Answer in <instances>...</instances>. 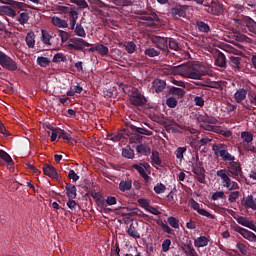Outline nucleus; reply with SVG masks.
<instances>
[{
	"label": "nucleus",
	"mask_w": 256,
	"mask_h": 256,
	"mask_svg": "<svg viewBox=\"0 0 256 256\" xmlns=\"http://www.w3.org/2000/svg\"><path fill=\"white\" fill-rule=\"evenodd\" d=\"M52 63H67V56L61 52H58L53 56Z\"/></svg>",
	"instance_id": "nucleus-35"
},
{
	"label": "nucleus",
	"mask_w": 256,
	"mask_h": 256,
	"mask_svg": "<svg viewBox=\"0 0 256 256\" xmlns=\"http://www.w3.org/2000/svg\"><path fill=\"white\" fill-rule=\"evenodd\" d=\"M26 45L29 49H33L35 47V32L30 31L26 34L25 37Z\"/></svg>",
	"instance_id": "nucleus-26"
},
{
	"label": "nucleus",
	"mask_w": 256,
	"mask_h": 256,
	"mask_svg": "<svg viewBox=\"0 0 256 256\" xmlns=\"http://www.w3.org/2000/svg\"><path fill=\"white\" fill-rule=\"evenodd\" d=\"M129 100L131 105H134V107H143V105L147 103V99H145V96H143V94H141L138 89H134L132 91Z\"/></svg>",
	"instance_id": "nucleus-8"
},
{
	"label": "nucleus",
	"mask_w": 256,
	"mask_h": 256,
	"mask_svg": "<svg viewBox=\"0 0 256 256\" xmlns=\"http://www.w3.org/2000/svg\"><path fill=\"white\" fill-rule=\"evenodd\" d=\"M43 173L50 179L59 180V173H57V169L53 167V165L45 164L43 166Z\"/></svg>",
	"instance_id": "nucleus-14"
},
{
	"label": "nucleus",
	"mask_w": 256,
	"mask_h": 256,
	"mask_svg": "<svg viewBox=\"0 0 256 256\" xmlns=\"http://www.w3.org/2000/svg\"><path fill=\"white\" fill-rule=\"evenodd\" d=\"M212 151L216 157H220L224 161L226 167V175H231L234 179L239 181V177L243 175V168L241 162L235 157V155L229 153V146L223 143L214 144Z\"/></svg>",
	"instance_id": "nucleus-1"
},
{
	"label": "nucleus",
	"mask_w": 256,
	"mask_h": 256,
	"mask_svg": "<svg viewBox=\"0 0 256 256\" xmlns=\"http://www.w3.org/2000/svg\"><path fill=\"white\" fill-rule=\"evenodd\" d=\"M169 95H174L175 97H178V99H183L185 97V90L182 88H177L175 86L170 87L169 89Z\"/></svg>",
	"instance_id": "nucleus-25"
},
{
	"label": "nucleus",
	"mask_w": 256,
	"mask_h": 256,
	"mask_svg": "<svg viewBox=\"0 0 256 256\" xmlns=\"http://www.w3.org/2000/svg\"><path fill=\"white\" fill-rule=\"evenodd\" d=\"M237 27H241L243 31H249L252 37L256 36V22L249 16L241 15L234 19Z\"/></svg>",
	"instance_id": "nucleus-4"
},
{
	"label": "nucleus",
	"mask_w": 256,
	"mask_h": 256,
	"mask_svg": "<svg viewBox=\"0 0 256 256\" xmlns=\"http://www.w3.org/2000/svg\"><path fill=\"white\" fill-rule=\"evenodd\" d=\"M209 245V238L206 236H200L194 240V246L197 249H201V247H207Z\"/></svg>",
	"instance_id": "nucleus-22"
},
{
	"label": "nucleus",
	"mask_w": 256,
	"mask_h": 256,
	"mask_svg": "<svg viewBox=\"0 0 256 256\" xmlns=\"http://www.w3.org/2000/svg\"><path fill=\"white\" fill-rule=\"evenodd\" d=\"M211 199L212 201H218V199H225V192L217 191L214 194H212Z\"/></svg>",
	"instance_id": "nucleus-59"
},
{
	"label": "nucleus",
	"mask_w": 256,
	"mask_h": 256,
	"mask_svg": "<svg viewBox=\"0 0 256 256\" xmlns=\"http://www.w3.org/2000/svg\"><path fill=\"white\" fill-rule=\"evenodd\" d=\"M185 153H187V147H178L175 151L176 158L183 161Z\"/></svg>",
	"instance_id": "nucleus-44"
},
{
	"label": "nucleus",
	"mask_w": 256,
	"mask_h": 256,
	"mask_svg": "<svg viewBox=\"0 0 256 256\" xmlns=\"http://www.w3.org/2000/svg\"><path fill=\"white\" fill-rule=\"evenodd\" d=\"M37 65H39L40 67H49V65H51V60L47 57H43V56H38L37 60Z\"/></svg>",
	"instance_id": "nucleus-36"
},
{
	"label": "nucleus",
	"mask_w": 256,
	"mask_h": 256,
	"mask_svg": "<svg viewBox=\"0 0 256 256\" xmlns=\"http://www.w3.org/2000/svg\"><path fill=\"white\" fill-rule=\"evenodd\" d=\"M233 97L236 103L238 104L243 103V101L247 99V89L245 88L237 89Z\"/></svg>",
	"instance_id": "nucleus-16"
},
{
	"label": "nucleus",
	"mask_w": 256,
	"mask_h": 256,
	"mask_svg": "<svg viewBox=\"0 0 256 256\" xmlns=\"http://www.w3.org/2000/svg\"><path fill=\"white\" fill-rule=\"evenodd\" d=\"M52 24L55 26V27H59L60 29H67V27H69V24L67 23L66 20H63L57 16H54L52 18Z\"/></svg>",
	"instance_id": "nucleus-23"
},
{
	"label": "nucleus",
	"mask_w": 256,
	"mask_h": 256,
	"mask_svg": "<svg viewBox=\"0 0 256 256\" xmlns=\"http://www.w3.org/2000/svg\"><path fill=\"white\" fill-rule=\"evenodd\" d=\"M111 3L117 5L118 7H131L133 2L131 0H110Z\"/></svg>",
	"instance_id": "nucleus-38"
},
{
	"label": "nucleus",
	"mask_w": 256,
	"mask_h": 256,
	"mask_svg": "<svg viewBox=\"0 0 256 256\" xmlns=\"http://www.w3.org/2000/svg\"><path fill=\"white\" fill-rule=\"evenodd\" d=\"M214 63L217 67H227V58L225 57V54H223V52H218L217 55L215 56Z\"/></svg>",
	"instance_id": "nucleus-20"
},
{
	"label": "nucleus",
	"mask_w": 256,
	"mask_h": 256,
	"mask_svg": "<svg viewBox=\"0 0 256 256\" xmlns=\"http://www.w3.org/2000/svg\"><path fill=\"white\" fill-rule=\"evenodd\" d=\"M240 196H241V192H239V191L231 192L228 196V201L230 203H235L237 201V198Z\"/></svg>",
	"instance_id": "nucleus-55"
},
{
	"label": "nucleus",
	"mask_w": 256,
	"mask_h": 256,
	"mask_svg": "<svg viewBox=\"0 0 256 256\" xmlns=\"http://www.w3.org/2000/svg\"><path fill=\"white\" fill-rule=\"evenodd\" d=\"M131 187H133V181L131 180H122L119 183V190L122 193H125L126 191H131Z\"/></svg>",
	"instance_id": "nucleus-27"
},
{
	"label": "nucleus",
	"mask_w": 256,
	"mask_h": 256,
	"mask_svg": "<svg viewBox=\"0 0 256 256\" xmlns=\"http://www.w3.org/2000/svg\"><path fill=\"white\" fill-rule=\"evenodd\" d=\"M242 237H244V239H247L248 241H256L255 233L247 229H245L244 232H242Z\"/></svg>",
	"instance_id": "nucleus-48"
},
{
	"label": "nucleus",
	"mask_w": 256,
	"mask_h": 256,
	"mask_svg": "<svg viewBox=\"0 0 256 256\" xmlns=\"http://www.w3.org/2000/svg\"><path fill=\"white\" fill-rule=\"evenodd\" d=\"M66 195L69 199H77V187L71 183L65 186Z\"/></svg>",
	"instance_id": "nucleus-19"
},
{
	"label": "nucleus",
	"mask_w": 256,
	"mask_h": 256,
	"mask_svg": "<svg viewBox=\"0 0 256 256\" xmlns=\"http://www.w3.org/2000/svg\"><path fill=\"white\" fill-rule=\"evenodd\" d=\"M0 159H3V161L8 163V165L13 164V158H11V155L3 150H0Z\"/></svg>",
	"instance_id": "nucleus-45"
},
{
	"label": "nucleus",
	"mask_w": 256,
	"mask_h": 256,
	"mask_svg": "<svg viewBox=\"0 0 256 256\" xmlns=\"http://www.w3.org/2000/svg\"><path fill=\"white\" fill-rule=\"evenodd\" d=\"M122 157H125L126 159H133V157H135V151L131 149V147L124 148L122 150Z\"/></svg>",
	"instance_id": "nucleus-43"
},
{
	"label": "nucleus",
	"mask_w": 256,
	"mask_h": 256,
	"mask_svg": "<svg viewBox=\"0 0 256 256\" xmlns=\"http://www.w3.org/2000/svg\"><path fill=\"white\" fill-rule=\"evenodd\" d=\"M152 43H154L157 49H161L162 51H165L167 49L168 39L161 36H153Z\"/></svg>",
	"instance_id": "nucleus-15"
},
{
	"label": "nucleus",
	"mask_w": 256,
	"mask_h": 256,
	"mask_svg": "<svg viewBox=\"0 0 256 256\" xmlns=\"http://www.w3.org/2000/svg\"><path fill=\"white\" fill-rule=\"evenodd\" d=\"M95 203L97 207L100 208V211H105L106 213L108 211H111L110 208H107V202L105 198H103V196H100L99 198H97V201Z\"/></svg>",
	"instance_id": "nucleus-30"
},
{
	"label": "nucleus",
	"mask_w": 256,
	"mask_h": 256,
	"mask_svg": "<svg viewBox=\"0 0 256 256\" xmlns=\"http://www.w3.org/2000/svg\"><path fill=\"white\" fill-rule=\"evenodd\" d=\"M58 36L60 37L62 43H65L69 40V34L64 30H59Z\"/></svg>",
	"instance_id": "nucleus-63"
},
{
	"label": "nucleus",
	"mask_w": 256,
	"mask_h": 256,
	"mask_svg": "<svg viewBox=\"0 0 256 256\" xmlns=\"http://www.w3.org/2000/svg\"><path fill=\"white\" fill-rule=\"evenodd\" d=\"M144 55H147V57H159V55H161V51L155 48H146Z\"/></svg>",
	"instance_id": "nucleus-41"
},
{
	"label": "nucleus",
	"mask_w": 256,
	"mask_h": 256,
	"mask_svg": "<svg viewBox=\"0 0 256 256\" xmlns=\"http://www.w3.org/2000/svg\"><path fill=\"white\" fill-rule=\"evenodd\" d=\"M121 248H119V243L112 244L110 256H121Z\"/></svg>",
	"instance_id": "nucleus-50"
},
{
	"label": "nucleus",
	"mask_w": 256,
	"mask_h": 256,
	"mask_svg": "<svg viewBox=\"0 0 256 256\" xmlns=\"http://www.w3.org/2000/svg\"><path fill=\"white\" fill-rule=\"evenodd\" d=\"M166 105L170 109H175L177 107V99H175L174 97L167 98Z\"/></svg>",
	"instance_id": "nucleus-56"
},
{
	"label": "nucleus",
	"mask_w": 256,
	"mask_h": 256,
	"mask_svg": "<svg viewBox=\"0 0 256 256\" xmlns=\"http://www.w3.org/2000/svg\"><path fill=\"white\" fill-rule=\"evenodd\" d=\"M187 9H189L188 5H180L172 8L170 13L174 19H179V17H187Z\"/></svg>",
	"instance_id": "nucleus-11"
},
{
	"label": "nucleus",
	"mask_w": 256,
	"mask_h": 256,
	"mask_svg": "<svg viewBox=\"0 0 256 256\" xmlns=\"http://www.w3.org/2000/svg\"><path fill=\"white\" fill-rule=\"evenodd\" d=\"M73 199L74 198H70L66 205L71 209V211H77V209H79V205H77V202H75Z\"/></svg>",
	"instance_id": "nucleus-57"
},
{
	"label": "nucleus",
	"mask_w": 256,
	"mask_h": 256,
	"mask_svg": "<svg viewBox=\"0 0 256 256\" xmlns=\"http://www.w3.org/2000/svg\"><path fill=\"white\" fill-rule=\"evenodd\" d=\"M77 19H79V12L71 10L68 13V21L70 24H77Z\"/></svg>",
	"instance_id": "nucleus-40"
},
{
	"label": "nucleus",
	"mask_w": 256,
	"mask_h": 256,
	"mask_svg": "<svg viewBox=\"0 0 256 256\" xmlns=\"http://www.w3.org/2000/svg\"><path fill=\"white\" fill-rule=\"evenodd\" d=\"M194 103L196 107H204L205 106V99L201 96L194 97Z\"/></svg>",
	"instance_id": "nucleus-60"
},
{
	"label": "nucleus",
	"mask_w": 256,
	"mask_h": 256,
	"mask_svg": "<svg viewBox=\"0 0 256 256\" xmlns=\"http://www.w3.org/2000/svg\"><path fill=\"white\" fill-rule=\"evenodd\" d=\"M205 75H209V72L205 66L199 63L184 67L182 72V77H186L187 79L200 80L202 77H205Z\"/></svg>",
	"instance_id": "nucleus-3"
},
{
	"label": "nucleus",
	"mask_w": 256,
	"mask_h": 256,
	"mask_svg": "<svg viewBox=\"0 0 256 256\" xmlns=\"http://www.w3.org/2000/svg\"><path fill=\"white\" fill-rule=\"evenodd\" d=\"M164 191H167V186L163 183H158L157 185L154 186V192L156 195H161Z\"/></svg>",
	"instance_id": "nucleus-51"
},
{
	"label": "nucleus",
	"mask_w": 256,
	"mask_h": 256,
	"mask_svg": "<svg viewBox=\"0 0 256 256\" xmlns=\"http://www.w3.org/2000/svg\"><path fill=\"white\" fill-rule=\"evenodd\" d=\"M150 163L152 167H163V160H161V157H159V152L156 150L152 151V154L150 156Z\"/></svg>",
	"instance_id": "nucleus-18"
},
{
	"label": "nucleus",
	"mask_w": 256,
	"mask_h": 256,
	"mask_svg": "<svg viewBox=\"0 0 256 256\" xmlns=\"http://www.w3.org/2000/svg\"><path fill=\"white\" fill-rule=\"evenodd\" d=\"M142 179L144 180V187L146 189H149V187H151V183L153 182V178L151 176L146 175L144 177H142Z\"/></svg>",
	"instance_id": "nucleus-61"
},
{
	"label": "nucleus",
	"mask_w": 256,
	"mask_h": 256,
	"mask_svg": "<svg viewBox=\"0 0 256 256\" xmlns=\"http://www.w3.org/2000/svg\"><path fill=\"white\" fill-rule=\"evenodd\" d=\"M42 36L41 41L44 45L51 46V39H53V36L47 31V30H41Z\"/></svg>",
	"instance_id": "nucleus-31"
},
{
	"label": "nucleus",
	"mask_w": 256,
	"mask_h": 256,
	"mask_svg": "<svg viewBox=\"0 0 256 256\" xmlns=\"http://www.w3.org/2000/svg\"><path fill=\"white\" fill-rule=\"evenodd\" d=\"M127 235H129V237H132V239H141V234L137 231V228H135L133 224H130L127 230Z\"/></svg>",
	"instance_id": "nucleus-33"
},
{
	"label": "nucleus",
	"mask_w": 256,
	"mask_h": 256,
	"mask_svg": "<svg viewBox=\"0 0 256 256\" xmlns=\"http://www.w3.org/2000/svg\"><path fill=\"white\" fill-rule=\"evenodd\" d=\"M17 21L20 23V25H25L29 21V13L21 12L17 18Z\"/></svg>",
	"instance_id": "nucleus-46"
},
{
	"label": "nucleus",
	"mask_w": 256,
	"mask_h": 256,
	"mask_svg": "<svg viewBox=\"0 0 256 256\" xmlns=\"http://www.w3.org/2000/svg\"><path fill=\"white\" fill-rule=\"evenodd\" d=\"M240 137H241V139L243 140L244 143H247V145H249V143H253L254 135L249 131L241 132Z\"/></svg>",
	"instance_id": "nucleus-34"
},
{
	"label": "nucleus",
	"mask_w": 256,
	"mask_h": 256,
	"mask_svg": "<svg viewBox=\"0 0 256 256\" xmlns=\"http://www.w3.org/2000/svg\"><path fill=\"white\" fill-rule=\"evenodd\" d=\"M106 205H109V206L117 205V198L114 196H108L106 198Z\"/></svg>",
	"instance_id": "nucleus-64"
},
{
	"label": "nucleus",
	"mask_w": 256,
	"mask_h": 256,
	"mask_svg": "<svg viewBox=\"0 0 256 256\" xmlns=\"http://www.w3.org/2000/svg\"><path fill=\"white\" fill-rule=\"evenodd\" d=\"M234 219L237 221V223H239V225H242L243 227H247L248 229H251L256 233V225L255 223H253V221L249 220V218L243 217V216H237V217H234Z\"/></svg>",
	"instance_id": "nucleus-13"
},
{
	"label": "nucleus",
	"mask_w": 256,
	"mask_h": 256,
	"mask_svg": "<svg viewBox=\"0 0 256 256\" xmlns=\"http://www.w3.org/2000/svg\"><path fill=\"white\" fill-rule=\"evenodd\" d=\"M167 223L172 227L173 229H179V219L170 216L167 218Z\"/></svg>",
	"instance_id": "nucleus-49"
},
{
	"label": "nucleus",
	"mask_w": 256,
	"mask_h": 256,
	"mask_svg": "<svg viewBox=\"0 0 256 256\" xmlns=\"http://www.w3.org/2000/svg\"><path fill=\"white\" fill-rule=\"evenodd\" d=\"M217 177L222 179L223 187H226L229 191H235L239 189V184L235 181H232L227 174V169H220L216 172Z\"/></svg>",
	"instance_id": "nucleus-5"
},
{
	"label": "nucleus",
	"mask_w": 256,
	"mask_h": 256,
	"mask_svg": "<svg viewBox=\"0 0 256 256\" xmlns=\"http://www.w3.org/2000/svg\"><path fill=\"white\" fill-rule=\"evenodd\" d=\"M206 87H209L210 89H221V83L220 82H211V80H206Z\"/></svg>",
	"instance_id": "nucleus-58"
},
{
	"label": "nucleus",
	"mask_w": 256,
	"mask_h": 256,
	"mask_svg": "<svg viewBox=\"0 0 256 256\" xmlns=\"http://www.w3.org/2000/svg\"><path fill=\"white\" fill-rule=\"evenodd\" d=\"M170 247H171V240L170 239H165L162 242V251L164 253H167V251H169Z\"/></svg>",
	"instance_id": "nucleus-62"
},
{
	"label": "nucleus",
	"mask_w": 256,
	"mask_h": 256,
	"mask_svg": "<svg viewBox=\"0 0 256 256\" xmlns=\"http://www.w3.org/2000/svg\"><path fill=\"white\" fill-rule=\"evenodd\" d=\"M136 153L149 157V155H151V147L147 144H139L136 147Z\"/></svg>",
	"instance_id": "nucleus-21"
},
{
	"label": "nucleus",
	"mask_w": 256,
	"mask_h": 256,
	"mask_svg": "<svg viewBox=\"0 0 256 256\" xmlns=\"http://www.w3.org/2000/svg\"><path fill=\"white\" fill-rule=\"evenodd\" d=\"M159 227H161L162 231L164 233H168V235H173V229L167 225V223H164L163 221L158 222Z\"/></svg>",
	"instance_id": "nucleus-52"
},
{
	"label": "nucleus",
	"mask_w": 256,
	"mask_h": 256,
	"mask_svg": "<svg viewBox=\"0 0 256 256\" xmlns=\"http://www.w3.org/2000/svg\"><path fill=\"white\" fill-rule=\"evenodd\" d=\"M97 53L102 57H107L109 55V48L103 44L96 45Z\"/></svg>",
	"instance_id": "nucleus-39"
},
{
	"label": "nucleus",
	"mask_w": 256,
	"mask_h": 256,
	"mask_svg": "<svg viewBox=\"0 0 256 256\" xmlns=\"http://www.w3.org/2000/svg\"><path fill=\"white\" fill-rule=\"evenodd\" d=\"M144 15L146 16H141L140 20L144 21L145 25L147 27H155V23H161V18H159V15L155 12H143Z\"/></svg>",
	"instance_id": "nucleus-9"
},
{
	"label": "nucleus",
	"mask_w": 256,
	"mask_h": 256,
	"mask_svg": "<svg viewBox=\"0 0 256 256\" xmlns=\"http://www.w3.org/2000/svg\"><path fill=\"white\" fill-rule=\"evenodd\" d=\"M132 169H135L142 178L148 175L147 171L143 168L141 164H133Z\"/></svg>",
	"instance_id": "nucleus-47"
},
{
	"label": "nucleus",
	"mask_w": 256,
	"mask_h": 256,
	"mask_svg": "<svg viewBox=\"0 0 256 256\" xmlns=\"http://www.w3.org/2000/svg\"><path fill=\"white\" fill-rule=\"evenodd\" d=\"M165 87H167V82H165V80L156 79L152 82V88L155 93H163V91H165Z\"/></svg>",
	"instance_id": "nucleus-17"
},
{
	"label": "nucleus",
	"mask_w": 256,
	"mask_h": 256,
	"mask_svg": "<svg viewBox=\"0 0 256 256\" xmlns=\"http://www.w3.org/2000/svg\"><path fill=\"white\" fill-rule=\"evenodd\" d=\"M74 33L77 35V37H87V32H85V28H83V25L81 24H76Z\"/></svg>",
	"instance_id": "nucleus-42"
},
{
	"label": "nucleus",
	"mask_w": 256,
	"mask_h": 256,
	"mask_svg": "<svg viewBox=\"0 0 256 256\" xmlns=\"http://www.w3.org/2000/svg\"><path fill=\"white\" fill-rule=\"evenodd\" d=\"M123 47L130 55H133L137 51V45L133 41H128L123 44Z\"/></svg>",
	"instance_id": "nucleus-32"
},
{
	"label": "nucleus",
	"mask_w": 256,
	"mask_h": 256,
	"mask_svg": "<svg viewBox=\"0 0 256 256\" xmlns=\"http://www.w3.org/2000/svg\"><path fill=\"white\" fill-rule=\"evenodd\" d=\"M192 173H195L197 177V181L205 185L207 180L205 179V168H203V163L196 162L195 165L192 166Z\"/></svg>",
	"instance_id": "nucleus-10"
},
{
	"label": "nucleus",
	"mask_w": 256,
	"mask_h": 256,
	"mask_svg": "<svg viewBox=\"0 0 256 256\" xmlns=\"http://www.w3.org/2000/svg\"><path fill=\"white\" fill-rule=\"evenodd\" d=\"M196 25H197L198 31H200V33H209V31H211V26H209L204 21L197 20Z\"/></svg>",
	"instance_id": "nucleus-29"
},
{
	"label": "nucleus",
	"mask_w": 256,
	"mask_h": 256,
	"mask_svg": "<svg viewBox=\"0 0 256 256\" xmlns=\"http://www.w3.org/2000/svg\"><path fill=\"white\" fill-rule=\"evenodd\" d=\"M200 129L202 131H211L212 133H219L223 137H232L233 132L231 130H223L221 127L215 126L219 123V120L213 116H209L207 113L199 114L197 116Z\"/></svg>",
	"instance_id": "nucleus-2"
},
{
	"label": "nucleus",
	"mask_w": 256,
	"mask_h": 256,
	"mask_svg": "<svg viewBox=\"0 0 256 256\" xmlns=\"http://www.w3.org/2000/svg\"><path fill=\"white\" fill-rule=\"evenodd\" d=\"M59 139H64L65 141H71V134L65 132V130L59 128Z\"/></svg>",
	"instance_id": "nucleus-54"
},
{
	"label": "nucleus",
	"mask_w": 256,
	"mask_h": 256,
	"mask_svg": "<svg viewBox=\"0 0 256 256\" xmlns=\"http://www.w3.org/2000/svg\"><path fill=\"white\" fill-rule=\"evenodd\" d=\"M208 13L220 17V15H223V4L219 3L217 0H212Z\"/></svg>",
	"instance_id": "nucleus-12"
},
{
	"label": "nucleus",
	"mask_w": 256,
	"mask_h": 256,
	"mask_svg": "<svg viewBox=\"0 0 256 256\" xmlns=\"http://www.w3.org/2000/svg\"><path fill=\"white\" fill-rule=\"evenodd\" d=\"M0 65L8 71H17V62L2 51H0Z\"/></svg>",
	"instance_id": "nucleus-6"
},
{
	"label": "nucleus",
	"mask_w": 256,
	"mask_h": 256,
	"mask_svg": "<svg viewBox=\"0 0 256 256\" xmlns=\"http://www.w3.org/2000/svg\"><path fill=\"white\" fill-rule=\"evenodd\" d=\"M71 43L68 44L70 51H83L85 47H91L92 44L83 40V38H73L70 40Z\"/></svg>",
	"instance_id": "nucleus-7"
},
{
	"label": "nucleus",
	"mask_w": 256,
	"mask_h": 256,
	"mask_svg": "<svg viewBox=\"0 0 256 256\" xmlns=\"http://www.w3.org/2000/svg\"><path fill=\"white\" fill-rule=\"evenodd\" d=\"M2 13H5L8 17H16L17 12H15V9L11 8L10 6H2L0 7Z\"/></svg>",
	"instance_id": "nucleus-37"
},
{
	"label": "nucleus",
	"mask_w": 256,
	"mask_h": 256,
	"mask_svg": "<svg viewBox=\"0 0 256 256\" xmlns=\"http://www.w3.org/2000/svg\"><path fill=\"white\" fill-rule=\"evenodd\" d=\"M47 129H49V131H47V135L50 136V139L52 142L57 141V137L59 138V129L60 128H55L53 126H48Z\"/></svg>",
	"instance_id": "nucleus-28"
},
{
	"label": "nucleus",
	"mask_w": 256,
	"mask_h": 256,
	"mask_svg": "<svg viewBox=\"0 0 256 256\" xmlns=\"http://www.w3.org/2000/svg\"><path fill=\"white\" fill-rule=\"evenodd\" d=\"M229 65L235 71H241V57L231 56Z\"/></svg>",
	"instance_id": "nucleus-24"
},
{
	"label": "nucleus",
	"mask_w": 256,
	"mask_h": 256,
	"mask_svg": "<svg viewBox=\"0 0 256 256\" xmlns=\"http://www.w3.org/2000/svg\"><path fill=\"white\" fill-rule=\"evenodd\" d=\"M168 46H169V49H172L173 51H179V43L177 42V40L173 38H169Z\"/></svg>",
	"instance_id": "nucleus-53"
}]
</instances>
